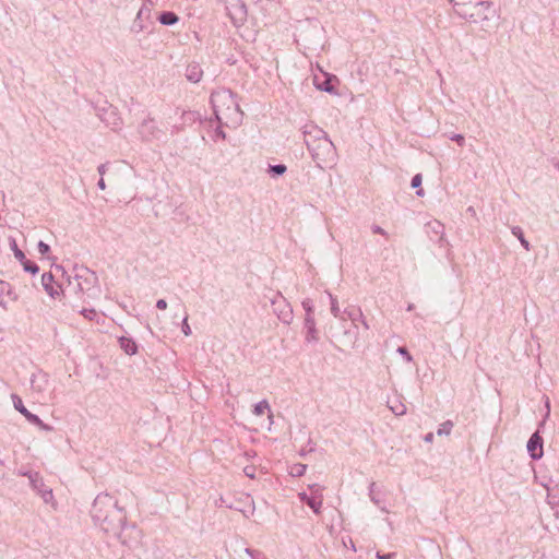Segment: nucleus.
I'll use <instances>...</instances> for the list:
<instances>
[{
    "mask_svg": "<svg viewBox=\"0 0 559 559\" xmlns=\"http://www.w3.org/2000/svg\"><path fill=\"white\" fill-rule=\"evenodd\" d=\"M158 20L163 25H174L178 22V16L173 12H164Z\"/></svg>",
    "mask_w": 559,
    "mask_h": 559,
    "instance_id": "nucleus-20",
    "label": "nucleus"
},
{
    "mask_svg": "<svg viewBox=\"0 0 559 559\" xmlns=\"http://www.w3.org/2000/svg\"><path fill=\"white\" fill-rule=\"evenodd\" d=\"M10 248L13 251V254L16 260L20 262H24L25 254L24 252L17 247L16 240L14 238H10Z\"/></svg>",
    "mask_w": 559,
    "mask_h": 559,
    "instance_id": "nucleus-21",
    "label": "nucleus"
},
{
    "mask_svg": "<svg viewBox=\"0 0 559 559\" xmlns=\"http://www.w3.org/2000/svg\"><path fill=\"white\" fill-rule=\"evenodd\" d=\"M24 417L31 423L36 425L39 429L45 431H50L52 428L45 424L37 415L31 413L29 411L24 414Z\"/></svg>",
    "mask_w": 559,
    "mask_h": 559,
    "instance_id": "nucleus-16",
    "label": "nucleus"
},
{
    "mask_svg": "<svg viewBox=\"0 0 559 559\" xmlns=\"http://www.w3.org/2000/svg\"><path fill=\"white\" fill-rule=\"evenodd\" d=\"M310 489L313 490L311 496H308L306 492H299V499L305 502L316 514L321 512V507L323 503V498L320 490L317 488V485L310 486Z\"/></svg>",
    "mask_w": 559,
    "mask_h": 559,
    "instance_id": "nucleus-7",
    "label": "nucleus"
},
{
    "mask_svg": "<svg viewBox=\"0 0 559 559\" xmlns=\"http://www.w3.org/2000/svg\"><path fill=\"white\" fill-rule=\"evenodd\" d=\"M527 451L533 460H538L543 456V439L535 432L531 436L526 444Z\"/></svg>",
    "mask_w": 559,
    "mask_h": 559,
    "instance_id": "nucleus-10",
    "label": "nucleus"
},
{
    "mask_svg": "<svg viewBox=\"0 0 559 559\" xmlns=\"http://www.w3.org/2000/svg\"><path fill=\"white\" fill-rule=\"evenodd\" d=\"M21 263L23 265L24 271H26V272L36 274L39 271V267L35 263H33L26 259L24 260V262H21Z\"/></svg>",
    "mask_w": 559,
    "mask_h": 559,
    "instance_id": "nucleus-27",
    "label": "nucleus"
},
{
    "mask_svg": "<svg viewBox=\"0 0 559 559\" xmlns=\"http://www.w3.org/2000/svg\"><path fill=\"white\" fill-rule=\"evenodd\" d=\"M397 353L402 355L407 362H411L413 360L412 355L407 352L405 347H399Z\"/></svg>",
    "mask_w": 559,
    "mask_h": 559,
    "instance_id": "nucleus-34",
    "label": "nucleus"
},
{
    "mask_svg": "<svg viewBox=\"0 0 559 559\" xmlns=\"http://www.w3.org/2000/svg\"><path fill=\"white\" fill-rule=\"evenodd\" d=\"M182 333L186 335V336H189L191 335V328L188 323V317L186 316L182 320Z\"/></svg>",
    "mask_w": 559,
    "mask_h": 559,
    "instance_id": "nucleus-33",
    "label": "nucleus"
},
{
    "mask_svg": "<svg viewBox=\"0 0 559 559\" xmlns=\"http://www.w3.org/2000/svg\"><path fill=\"white\" fill-rule=\"evenodd\" d=\"M277 318L285 324H289L293 320V310L285 301L283 302L282 309L277 312Z\"/></svg>",
    "mask_w": 559,
    "mask_h": 559,
    "instance_id": "nucleus-15",
    "label": "nucleus"
},
{
    "mask_svg": "<svg viewBox=\"0 0 559 559\" xmlns=\"http://www.w3.org/2000/svg\"><path fill=\"white\" fill-rule=\"evenodd\" d=\"M32 384H33V389L35 391H38V392L44 391V388L40 384H37V378L36 377L33 378Z\"/></svg>",
    "mask_w": 559,
    "mask_h": 559,
    "instance_id": "nucleus-37",
    "label": "nucleus"
},
{
    "mask_svg": "<svg viewBox=\"0 0 559 559\" xmlns=\"http://www.w3.org/2000/svg\"><path fill=\"white\" fill-rule=\"evenodd\" d=\"M435 225H436V226H435L436 233H439V229H440V231L442 233V230H443V226H442V224H441L440 222H437V221H436V222H435Z\"/></svg>",
    "mask_w": 559,
    "mask_h": 559,
    "instance_id": "nucleus-45",
    "label": "nucleus"
},
{
    "mask_svg": "<svg viewBox=\"0 0 559 559\" xmlns=\"http://www.w3.org/2000/svg\"><path fill=\"white\" fill-rule=\"evenodd\" d=\"M452 428H453V423L451 420H445L444 423H442L438 430H437V435L438 436H449L452 431Z\"/></svg>",
    "mask_w": 559,
    "mask_h": 559,
    "instance_id": "nucleus-23",
    "label": "nucleus"
},
{
    "mask_svg": "<svg viewBox=\"0 0 559 559\" xmlns=\"http://www.w3.org/2000/svg\"><path fill=\"white\" fill-rule=\"evenodd\" d=\"M286 169L287 168H286L285 165L278 164V165L270 166L269 171L274 174V175H283V174H285Z\"/></svg>",
    "mask_w": 559,
    "mask_h": 559,
    "instance_id": "nucleus-28",
    "label": "nucleus"
},
{
    "mask_svg": "<svg viewBox=\"0 0 559 559\" xmlns=\"http://www.w3.org/2000/svg\"><path fill=\"white\" fill-rule=\"evenodd\" d=\"M435 225H436V226H435L436 233H439V229H440V231L442 233V230H443V226H442V224H441L440 222H437V221H436V222H435Z\"/></svg>",
    "mask_w": 559,
    "mask_h": 559,
    "instance_id": "nucleus-47",
    "label": "nucleus"
},
{
    "mask_svg": "<svg viewBox=\"0 0 559 559\" xmlns=\"http://www.w3.org/2000/svg\"><path fill=\"white\" fill-rule=\"evenodd\" d=\"M413 308H414L413 305H408L407 310L411 311V310H413Z\"/></svg>",
    "mask_w": 559,
    "mask_h": 559,
    "instance_id": "nucleus-50",
    "label": "nucleus"
},
{
    "mask_svg": "<svg viewBox=\"0 0 559 559\" xmlns=\"http://www.w3.org/2000/svg\"><path fill=\"white\" fill-rule=\"evenodd\" d=\"M328 295L331 301V313L333 314L334 318H340L341 310L336 297H334L330 293H328Z\"/></svg>",
    "mask_w": 559,
    "mask_h": 559,
    "instance_id": "nucleus-24",
    "label": "nucleus"
},
{
    "mask_svg": "<svg viewBox=\"0 0 559 559\" xmlns=\"http://www.w3.org/2000/svg\"><path fill=\"white\" fill-rule=\"evenodd\" d=\"M253 414L255 416H262L264 414H267L270 420L273 417L270 404L266 400H262L253 406Z\"/></svg>",
    "mask_w": 559,
    "mask_h": 559,
    "instance_id": "nucleus-14",
    "label": "nucleus"
},
{
    "mask_svg": "<svg viewBox=\"0 0 559 559\" xmlns=\"http://www.w3.org/2000/svg\"><path fill=\"white\" fill-rule=\"evenodd\" d=\"M156 307L160 310H165L167 308V302L165 299H159L156 302Z\"/></svg>",
    "mask_w": 559,
    "mask_h": 559,
    "instance_id": "nucleus-39",
    "label": "nucleus"
},
{
    "mask_svg": "<svg viewBox=\"0 0 559 559\" xmlns=\"http://www.w3.org/2000/svg\"><path fill=\"white\" fill-rule=\"evenodd\" d=\"M424 440L428 443L432 442L433 441V433L432 432H429L425 436Z\"/></svg>",
    "mask_w": 559,
    "mask_h": 559,
    "instance_id": "nucleus-43",
    "label": "nucleus"
},
{
    "mask_svg": "<svg viewBox=\"0 0 559 559\" xmlns=\"http://www.w3.org/2000/svg\"><path fill=\"white\" fill-rule=\"evenodd\" d=\"M372 231L374 234H380V235L386 236L385 230L382 227H380V226H373L372 227Z\"/></svg>",
    "mask_w": 559,
    "mask_h": 559,
    "instance_id": "nucleus-40",
    "label": "nucleus"
},
{
    "mask_svg": "<svg viewBox=\"0 0 559 559\" xmlns=\"http://www.w3.org/2000/svg\"><path fill=\"white\" fill-rule=\"evenodd\" d=\"M521 243L524 246L525 249H528V241L525 240L523 237H520Z\"/></svg>",
    "mask_w": 559,
    "mask_h": 559,
    "instance_id": "nucleus-48",
    "label": "nucleus"
},
{
    "mask_svg": "<svg viewBox=\"0 0 559 559\" xmlns=\"http://www.w3.org/2000/svg\"><path fill=\"white\" fill-rule=\"evenodd\" d=\"M138 131L141 138L145 141L158 139L162 133L157 122L152 118L144 119L139 126Z\"/></svg>",
    "mask_w": 559,
    "mask_h": 559,
    "instance_id": "nucleus-8",
    "label": "nucleus"
},
{
    "mask_svg": "<svg viewBox=\"0 0 559 559\" xmlns=\"http://www.w3.org/2000/svg\"><path fill=\"white\" fill-rule=\"evenodd\" d=\"M202 78V70L198 64L189 66L187 69V79L193 83H197Z\"/></svg>",
    "mask_w": 559,
    "mask_h": 559,
    "instance_id": "nucleus-17",
    "label": "nucleus"
},
{
    "mask_svg": "<svg viewBox=\"0 0 559 559\" xmlns=\"http://www.w3.org/2000/svg\"><path fill=\"white\" fill-rule=\"evenodd\" d=\"M106 170H107V164H100L97 167V171L100 175V178H103V176L106 174Z\"/></svg>",
    "mask_w": 559,
    "mask_h": 559,
    "instance_id": "nucleus-38",
    "label": "nucleus"
},
{
    "mask_svg": "<svg viewBox=\"0 0 559 559\" xmlns=\"http://www.w3.org/2000/svg\"><path fill=\"white\" fill-rule=\"evenodd\" d=\"M20 474L27 476L31 487L46 504H50L56 508L57 502L55 500L52 489L45 485L44 479L38 472H20Z\"/></svg>",
    "mask_w": 559,
    "mask_h": 559,
    "instance_id": "nucleus-5",
    "label": "nucleus"
},
{
    "mask_svg": "<svg viewBox=\"0 0 559 559\" xmlns=\"http://www.w3.org/2000/svg\"><path fill=\"white\" fill-rule=\"evenodd\" d=\"M346 313H347L348 319H350L354 322L360 321L366 330L369 329V325H368V323L364 317V313L360 309H357L356 311H346Z\"/></svg>",
    "mask_w": 559,
    "mask_h": 559,
    "instance_id": "nucleus-19",
    "label": "nucleus"
},
{
    "mask_svg": "<svg viewBox=\"0 0 559 559\" xmlns=\"http://www.w3.org/2000/svg\"><path fill=\"white\" fill-rule=\"evenodd\" d=\"M304 138L312 158L319 167L323 168L335 162L336 151L326 132L316 124L304 127Z\"/></svg>",
    "mask_w": 559,
    "mask_h": 559,
    "instance_id": "nucleus-2",
    "label": "nucleus"
},
{
    "mask_svg": "<svg viewBox=\"0 0 559 559\" xmlns=\"http://www.w3.org/2000/svg\"><path fill=\"white\" fill-rule=\"evenodd\" d=\"M215 134L222 139H225L226 138V134L225 132L221 129V128H217L216 131H215Z\"/></svg>",
    "mask_w": 559,
    "mask_h": 559,
    "instance_id": "nucleus-42",
    "label": "nucleus"
},
{
    "mask_svg": "<svg viewBox=\"0 0 559 559\" xmlns=\"http://www.w3.org/2000/svg\"><path fill=\"white\" fill-rule=\"evenodd\" d=\"M120 346L127 355H134L138 352L136 344L128 337L120 338Z\"/></svg>",
    "mask_w": 559,
    "mask_h": 559,
    "instance_id": "nucleus-18",
    "label": "nucleus"
},
{
    "mask_svg": "<svg viewBox=\"0 0 559 559\" xmlns=\"http://www.w3.org/2000/svg\"><path fill=\"white\" fill-rule=\"evenodd\" d=\"M81 314L91 321L96 318V311L94 309H82Z\"/></svg>",
    "mask_w": 559,
    "mask_h": 559,
    "instance_id": "nucleus-29",
    "label": "nucleus"
},
{
    "mask_svg": "<svg viewBox=\"0 0 559 559\" xmlns=\"http://www.w3.org/2000/svg\"><path fill=\"white\" fill-rule=\"evenodd\" d=\"M302 308L305 309L306 314H312L313 306L310 299H306L302 301Z\"/></svg>",
    "mask_w": 559,
    "mask_h": 559,
    "instance_id": "nucleus-31",
    "label": "nucleus"
},
{
    "mask_svg": "<svg viewBox=\"0 0 559 559\" xmlns=\"http://www.w3.org/2000/svg\"><path fill=\"white\" fill-rule=\"evenodd\" d=\"M11 399L14 408L24 416V414H26L28 409L24 406L22 399L16 394H12Z\"/></svg>",
    "mask_w": 559,
    "mask_h": 559,
    "instance_id": "nucleus-22",
    "label": "nucleus"
},
{
    "mask_svg": "<svg viewBox=\"0 0 559 559\" xmlns=\"http://www.w3.org/2000/svg\"><path fill=\"white\" fill-rule=\"evenodd\" d=\"M416 194H417L418 197H423V195H424V190H423V189L417 190V191H416Z\"/></svg>",
    "mask_w": 559,
    "mask_h": 559,
    "instance_id": "nucleus-49",
    "label": "nucleus"
},
{
    "mask_svg": "<svg viewBox=\"0 0 559 559\" xmlns=\"http://www.w3.org/2000/svg\"><path fill=\"white\" fill-rule=\"evenodd\" d=\"M17 300V294L13 290L10 283L0 280V306L7 309L8 304Z\"/></svg>",
    "mask_w": 559,
    "mask_h": 559,
    "instance_id": "nucleus-9",
    "label": "nucleus"
},
{
    "mask_svg": "<svg viewBox=\"0 0 559 559\" xmlns=\"http://www.w3.org/2000/svg\"><path fill=\"white\" fill-rule=\"evenodd\" d=\"M393 556L394 554L381 555L380 552H377L376 555L378 559H391Z\"/></svg>",
    "mask_w": 559,
    "mask_h": 559,
    "instance_id": "nucleus-41",
    "label": "nucleus"
},
{
    "mask_svg": "<svg viewBox=\"0 0 559 559\" xmlns=\"http://www.w3.org/2000/svg\"><path fill=\"white\" fill-rule=\"evenodd\" d=\"M97 186H98V188H99L100 190H105V189H106V183H105L104 178H100V179H99V181H98Z\"/></svg>",
    "mask_w": 559,
    "mask_h": 559,
    "instance_id": "nucleus-44",
    "label": "nucleus"
},
{
    "mask_svg": "<svg viewBox=\"0 0 559 559\" xmlns=\"http://www.w3.org/2000/svg\"><path fill=\"white\" fill-rule=\"evenodd\" d=\"M243 473L247 477L253 479L255 477V467L253 465H248L243 467Z\"/></svg>",
    "mask_w": 559,
    "mask_h": 559,
    "instance_id": "nucleus-30",
    "label": "nucleus"
},
{
    "mask_svg": "<svg viewBox=\"0 0 559 559\" xmlns=\"http://www.w3.org/2000/svg\"><path fill=\"white\" fill-rule=\"evenodd\" d=\"M307 469V466L305 464H294L292 467H290V475L293 476H302L305 474Z\"/></svg>",
    "mask_w": 559,
    "mask_h": 559,
    "instance_id": "nucleus-25",
    "label": "nucleus"
},
{
    "mask_svg": "<svg viewBox=\"0 0 559 559\" xmlns=\"http://www.w3.org/2000/svg\"><path fill=\"white\" fill-rule=\"evenodd\" d=\"M421 185V175L417 174L412 179V187L419 188Z\"/></svg>",
    "mask_w": 559,
    "mask_h": 559,
    "instance_id": "nucleus-35",
    "label": "nucleus"
},
{
    "mask_svg": "<svg viewBox=\"0 0 559 559\" xmlns=\"http://www.w3.org/2000/svg\"><path fill=\"white\" fill-rule=\"evenodd\" d=\"M211 103L215 117L221 124L236 128L241 123L242 111L229 90L213 92Z\"/></svg>",
    "mask_w": 559,
    "mask_h": 559,
    "instance_id": "nucleus-3",
    "label": "nucleus"
},
{
    "mask_svg": "<svg viewBox=\"0 0 559 559\" xmlns=\"http://www.w3.org/2000/svg\"><path fill=\"white\" fill-rule=\"evenodd\" d=\"M451 140L457 142L460 145L464 144V136L462 134H453Z\"/></svg>",
    "mask_w": 559,
    "mask_h": 559,
    "instance_id": "nucleus-36",
    "label": "nucleus"
},
{
    "mask_svg": "<svg viewBox=\"0 0 559 559\" xmlns=\"http://www.w3.org/2000/svg\"><path fill=\"white\" fill-rule=\"evenodd\" d=\"M91 513L95 525L109 535H118L126 522L123 509L108 493H100L95 498Z\"/></svg>",
    "mask_w": 559,
    "mask_h": 559,
    "instance_id": "nucleus-1",
    "label": "nucleus"
},
{
    "mask_svg": "<svg viewBox=\"0 0 559 559\" xmlns=\"http://www.w3.org/2000/svg\"><path fill=\"white\" fill-rule=\"evenodd\" d=\"M390 408L397 416H402L406 413V406L402 402L390 405Z\"/></svg>",
    "mask_w": 559,
    "mask_h": 559,
    "instance_id": "nucleus-26",
    "label": "nucleus"
},
{
    "mask_svg": "<svg viewBox=\"0 0 559 559\" xmlns=\"http://www.w3.org/2000/svg\"><path fill=\"white\" fill-rule=\"evenodd\" d=\"M230 16L234 20L235 25L240 26L247 17V10L243 4L234 5L230 10Z\"/></svg>",
    "mask_w": 559,
    "mask_h": 559,
    "instance_id": "nucleus-13",
    "label": "nucleus"
},
{
    "mask_svg": "<svg viewBox=\"0 0 559 559\" xmlns=\"http://www.w3.org/2000/svg\"><path fill=\"white\" fill-rule=\"evenodd\" d=\"M37 248L38 252L43 255L47 254L50 250V247L44 241H39Z\"/></svg>",
    "mask_w": 559,
    "mask_h": 559,
    "instance_id": "nucleus-32",
    "label": "nucleus"
},
{
    "mask_svg": "<svg viewBox=\"0 0 559 559\" xmlns=\"http://www.w3.org/2000/svg\"><path fill=\"white\" fill-rule=\"evenodd\" d=\"M115 537L119 538V540L128 546V547H134L136 544H139L141 538V531L134 526V525H126V523L121 526L118 535H114Z\"/></svg>",
    "mask_w": 559,
    "mask_h": 559,
    "instance_id": "nucleus-6",
    "label": "nucleus"
},
{
    "mask_svg": "<svg viewBox=\"0 0 559 559\" xmlns=\"http://www.w3.org/2000/svg\"><path fill=\"white\" fill-rule=\"evenodd\" d=\"M435 225H436V226H435L436 233H439V229H440V231L442 233V230H443V226H442V224H441L440 222H437V221H436V222H435Z\"/></svg>",
    "mask_w": 559,
    "mask_h": 559,
    "instance_id": "nucleus-46",
    "label": "nucleus"
},
{
    "mask_svg": "<svg viewBox=\"0 0 559 559\" xmlns=\"http://www.w3.org/2000/svg\"><path fill=\"white\" fill-rule=\"evenodd\" d=\"M41 284H43V287L44 289L46 290V293L51 297V298H57L60 293H61V288L59 285H57L53 281V276L51 273H44L41 275Z\"/></svg>",
    "mask_w": 559,
    "mask_h": 559,
    "instance_id": "nucleus-11",
    "label": "nucleus"
},
{
    "mask_svg": "<svg viewBox=\"0 0 559 559\" xmlns=\"http://www.w3.org/2000/svg\"><path fill=\"white\" fill-rule=\"evenodd\" d=\"M460 16L469 23L485 25L497 17V11L492 2L476 0Z\"/></svg>",
    "mask_w": 559,
    "mask_h": 559,
    "instance_id": "nucleus-4",
    "label": "nucleus"
},
{
    "mask_svg": "<svg viewBox=\"0 0 559 559\" xmlns=\"http://www.w3.org/2000/svg\"><path fill=\"white\" fill-rule=\"evenodd\" d=\"M305 328H306V341L308 343H316L319 341V333L316 328V321L312 314H306L305 318Z\"/></svg>",
    "mask_w": 559,
    "mask_h": 559,
    "instance_id": "nucleus-12",
    "label": "nucleus"
}]
</instances>
